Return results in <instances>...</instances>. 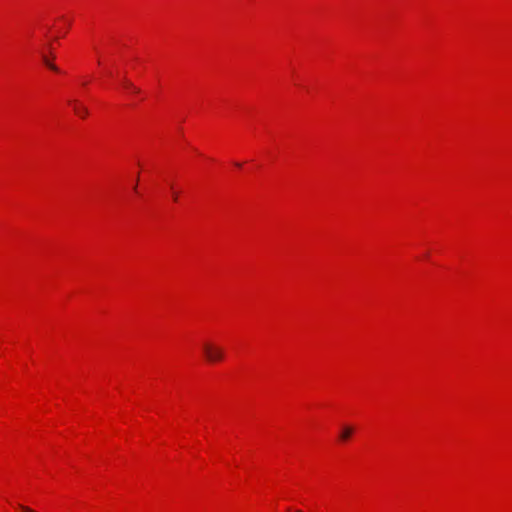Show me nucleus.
<instances>
[{
    "label": "nucleus",
    "instance_id": "obj_4",
    "mask_svg": "<svg viewBox=\"0 0 512 512\" xmlns=\"http://www.w3.org/2000/svg\"><path fill=\"white\" fill-rule=\"evenodd\" d=\"M42 60H43V63H44L48 68H50L51 70H53V71H55V72H58V71H59L58 67H57L56 65L52 64V63L49 61V59H48L45 55H43V56H42Z\"/></svg>",
    "mask_w": 512,
    "mask_h": 512
},
{
    "label": "nucleus",
    "instance_id": "obj_6",
    "mask_svg": "<svg viewBox=\"0 0 512 512\" xmlns=\"http://www.w3.org/2000/svg\"><path fill=\"white\" fill-rule=\"evenodd\" d=\"M19 508L22 512H36L35 510H33L32 508L28 507V506H24V505H19Z\"/></svg>",
    "mask_w": 512,
    "mask_h": 512
},
{
    "label": "nucleus",
    "instance_id": "obj_1",
    "mask_svg": "<svg viewBox=\"0 0 512 512\" xmlns=\"http://www.w3.org/2000/svg\"><path fill=\"white\" fill-rule=\"evenodd\" d=\"M203 354L206 360L210 363L222 361L224 358V350L211 342H204L202 344Z\"/></svg>",
    "mask_w": 512,
    "mask_h": 512
},
{
    "label": "nucleus",
    "instance_id": "obj_7",
    "mask_svg": "<svg viewBox=\"0 0 512 512\" xmlns=\"http://www.w3.org/2000/svg\"><path fill=\"white\" fill-rule=\"evenodd\" d=\"M172 198H173V200H174L175 202H177V201H178V193H177V192H173V193H172Z\"/></svg>",
    "mask_w": 512,
    "mask_h": 512
},
{
    "label": "nucleus",
    "instance_id": "obj_2",
    "mask_svg": "<svg viewBox=\"0 0 512 512\" xmlns=\"http://www.w3.org/2000/svg\"><path fill=\"white\" fill-rule=\"evenodd\" d=\"M74 111L76 114H78L81 117H85L88 114L87 108L84 106H81L77 102L74 103Z\"/></svg>",
    "mask_w": 512,
    "mask_h": 512
},
{
    "label": "nucleus",
    "instance_id": "obj_8",
    "mask_svg": "<svg viewBox=\"0 0 512 512\" xmlns=\"http://www.w3.org/2000/svg\"><path fill=\"white\" fill-rule=\"evenodd\" d=\"M296 512H302L301 510H297Z\"/></svg>",
    "mask_w": 512,
    "mask_h": 512
},
{
    "label": "nucleus",
    "instance_id": "obj_3",
    "mask_svg": "<svg viewBox=\"0 0 512 512\" xmlns=\"http://www.w3.org/2000/svg\"><path fill=\"white\" fill-rule=\"evenodd\" d=\"M353 433V429L351 427H344L341 434H340V438L341 440L345 441L347 439H349V437L352 435Z\"/></svg>",
    "mask_w": 512,
    "mask_h": 512
},
{
    "label": "nucleus",
    "instance_id": "obj_5",
    "mask_svg": "<svg viewBox=\"0 0 512 512\" xmlns=\"http://www.w3.org/2000/svg\"><path fill=\"white\" fill-rule=\"evenodd\" d=\"M124 85L127 89H130L133 93H138L139 89L135 87L130 81L124 80Z\"/></svg>",
    "mask_w": 512,
    "mask_h": 512
}]
</instances>
